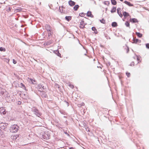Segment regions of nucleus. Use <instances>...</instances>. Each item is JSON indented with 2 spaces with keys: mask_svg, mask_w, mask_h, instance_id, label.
I'll list each match as a JSON object with an SVG mask.
<instances>
[{
  "mask_svg": "<svg viewBox=\"0 0 149 149\" xmlns=\"http://www.w3.org/2000/svg\"><path fill=\"white\" fill-rule=\"evenodd\" d=\"M8 124L6 123H0V128L3 130H6L7 129Z\"/></svg>",
  "mask_w": 149,
  "mask_h": 149,
  "instance_id": "obj_1",
  "label": "nucleus"
},
{
  "mask_svg": "<svg viewBox=\"0 0 149 149\" xmlns=\"http://www.w3.org/2000/svg\"><path fill=\"white\" fill-rule=\"evenodd\" d=\"M11 128L13 130L14 132H17L19 129V127L17 125H14L11 126Z\"/></svg>",
  "mask_w": 149,
  "mask_h": 149,
  "instance_id": "obj_2",
  "label": "nucleus"
},
{
  "mask_svg": "<svg viewBox=\"0 0 149 149\" xmlns=\"http://www.w3.org/2000/svg\"><path fill=\"white\" fill-rule=\"evenodd\" d=\"M0 93L2 95H3L4 94H6L7 93L5 89L0 87Z\"/></svg>",
  "mask_w": 149,
  "mask_h": 149,
  "instance_id": "obj_3",
  "label": "nucleus"
},
{
  "mask_svg": "<svg viewBox=\"0 0 149 149\" xmlns=\"http://www.w3.org/2000/svg\"><path fill=\"white\" fill-rule=\"evenodd\" d=\"M121 9L118 8L117 9V12L119 16L122 17H123V15L121 13Z\"/></svg>",
  "mask_w": 149,
  "mask_h": 149,
  "instance_id": "obj_4",
  "label": "nucleus"
},
{
  "mask_svg": "<svg viewBox=\"0 0 149 149\" xmlns=\"http://www.w3.org/2000/svg\"><path fill=\"white\" fill-rule=\"evenodd\" d=\"M0 112L1 113H3V114H5L6 113V111L4 108L2 107L0 108Z\"/></svg>",
  "mask_w": 149,
  "mask_h": 149,
  "instance_id": "obj_5",
  "label": "nucleus"
},
{
  "mask_svg": "<svg viewBox=\"0 0 149 149\" xmlns=\"http://www.w3.org/2000/svg\"><path fill=\"white\" fill-rule=\"evenodd\" d=\"M84 22L83 21L81 20L80 22V27L81 28L83 29L84 27Z\"/></svg>",
  "mask_w": 149,
  "mask_h": 149,
  "instance_id": "obj_6",
  "label": "nucleus"
},
{
  "mask_svg": "<svg viewBox=\"0 0 149 149\" xmlns=\"http://www.w3.org/2000/svg\"><path fill=\"white\" fill-rule=\"evenodd\" d=\"M34 113L38 117H39L40 116V114L38 110H36L34 111Z\"/></svg>",
  "mask_w": 149,
  "mask_h": 149,
  "instance_id": "obj_7",
  "label": "nucleus"
},
{
  "mask_svg": "<svg viewBox=\"0 0 149 149\" xmlns=\"http://www.w3.org/2000/svg\"><path fill=\"white\" fill-rule=\"evenodd\" d=\"M69 4L71 6H74L75 4V3L71 0L70 1L68 2Z\"/></svg>",
  "mask_w": 149,
  "mask_h": 149,
  "instance_id": "obj_8",
  "label": "nucleus"
},
{
  "mask_svg": "<svg viewBox=\"0 0 149 149\" xmlns=\"http://www.w3.org/2000/svg\"><path fill=\"white\" fill-rule=\"evenodd\" d=\"M5 135H4L3 132H2L1 130L0 129V137L2 138L5 137Z\"/></svg>",
  "mask_w": 149,
  "mask_h": 149,
  "instance_id": "obj_9",
  "label": "nucleus"
},
{
  "mask_svg": "<svg viewBox=\"0 0 149 149\" xmlns=\"http://www.w3.org/2000/svg\"><path fill=\"white\" fill-rule=\"evenodd\" d=\"M51 29H49L48 31V29H47V34H48L49 37L50 36H51L52 34V33L51 31Z\"/></svg>",
  "mask_w": 149,
  "mask_h": 149,
  "instance_id": "obj_10",
  "label": "nucleus"
},
{
  "mask_svg": "<svg viewBox=\"0 0 149 149\" xmlns=\"http://www.w3.org/2000/svg\"><path fill=\"white\" fill-rule=\"evenodd\" d=\"M87 15L88 17H93V15L91 13V11H88L87 13Z\"/></svg>",
  "mask_w": 149,
  "mask_h": 149,
  "instance_id": "obj_11",
  "label": "nucleus"
},
{
  "mask_svg": "<svg viewBox=\"0 0 149 149\" xmlns=\"http://www.w3.org/2000/svg\"><path fill=\"white\" fill-rule=\"evenodd\" d=\"M19 85V86L20 87L23 88V89H24L26 91V89L25 85L24 84H23L22 83H21Z\"/></svg>",
  "mask_w": 149,
  "mask_h": 149,
  "instance_id": "obj_12",
  "label": "nucleus"
},
{
  "mask_svg": "<svg viewBox=\"0 0 149 149\" xmlns=\"http://www.w3.org/2000/svg\"><path fill=\"white\" fill-rule=\"evenodd\" d=\"M124 2L125 3L127 4L130 6H133V5L131 3H130L129 2H128L127 1H125Z\"/></svg>",
  "mask_w": 149,
  "mask_h": 149,
  "instance_id": "obj_13",
  "label": "nucleus"
},
{
  "mask_svg": "<svg viewBox=\"0 0 149 149\" xmlns=\"http://www.w3.org/2000/svg\"><path fill=\"white\" fill-rule=\"evenodd\" d=\"M123 15L125 17H127V16H129V14L127 13L126 12H123Z\"/></svg>",
  "mask_w": 149,
  "mask_h": 149,
  "instance_id": "obj_14",
  "label": "nucleus"
},
{
  "mask_svg": "<svg viewBox=\"0 0 149 149\" xmlns=\"http://www.w3.org/2000/svg\"><path fill=\"white\" fill-rule=\"evenodd\" d=\"M65 19L68 21H69L71 20V17L70 16H66L65 17Z\"/></svg>",
  "mask_w": 149,
  "mask_h": 149,
  "instance_id": "obj_15",
  "label": "nucleus"
},
{
  "mask_svg": "<svg viewBox=\"0 0 149 149\" xmlns=\"http://www.w3.org/2000/svg\"><path fill=\"white\" fill-rule=\"evenodd\" d=\"M116 8L115 7H113V8L112 9L111 11V12L112 13H113L115 12L116 11Z\"/></svg>",
  "mask_w": 149,
  "mask_h": 149,
  "instance_id": "obj_16",
  "label": "nucleus"
},
{
  "mask_svg": "<svg viewBox=\"0 0 149 149\" xmlns=\"http://www.w3.org/2000/svg\"><path fill=\"white\" fill-rule=\"evenodd\" d=\"M131 21L132 20V21L134 23L135 22H138V20L136 18H132L131 19H130Z\"/></svg>",
  "mask_w": 149,
  "mask_h": 149,
  "instance_id": "obj_17",
  "label": "nucleus"
},
{
  "mask_svg": "<svg viewBox=\"0 0 149 149\" xmlns=\"http://www.w3.org/2000/svg\"><path fill=\"white\" fill-rule=\"evenodd\" d=\"M111 25L113 27H116L117 26V23L115 22H113L112 23Z\"/></svg>",
  "mask_w": 149,
  "mask_h": 149,
  "instance_id": "obj_18",
  "label": "nucleus"
},
{
  "mask_svg": "<svg viewBox=\"0 0 149 149\" xmlns=\"http://www.w3.org/2000/svg\"><path fill=\"white\" fill-rule=\"evenodd\" d=\"M92 29L93 31H95V33L97 34V33L96 28L95 27H93L92 28Z\"/></svg>",
  "mask_w": 149,
  "mask_h": 149,
  "instance_id": "obj_19",
  "label": "nucleus"
},
{
  "mask_svg": "<svg viewBox=\"0 0 149 149\" xmlns=\"http://www.w3.org/2000/svg\"><path fill=\"white\" fill-rule=\"evenodd\" d=\"M133 43H136L138 42L139 41V40L138 39H135L134 38H133Z\"/></svg>",
  "mask_w": 149,
  "mask_h": 149,
  "instance_id": "obj_20",
  "label": "nucleus"
},
{
  "mask_svg": "<svg viewBox=\"0 0 149 149\" xmlns=\"http://www.w3.org/2000/svg\"><path fill=\"white\" fill-rule=\"evenodd\" d=\"M79 7V6L78 5H76L74 7V9L75 10H77Z\"/></svg>",
  "mask_w": 149,
  "mask_h": 149,
  "instance_id": "obj_21",
  "label": "nucleus"
},
{
  "mask_svg": "<svg viewBox=\"0 0 149 149\" xmlns=\"http://www.w3.org/2000/svg\"><path fill=\"white\" fill-rule=\"evenodd\" d=\"M111 3L113 5H115L116 4L117 2L115 0H111Z\"/></svg>",
  "mask_w": 149,
  "mask_h": 149,
  "instance_id": "obj_22",
  "label": "nucleus"
},
{
  "mask_svg": "<svg viewBox=\"0 0 149 149\" xmlns=\"http://www.w3.org/2000/svg\"><path fill=\"white\" fill-rule=\"evenodd\" d=\"M136 35L139 38H141L142 37V34L136 32Z\"/></svg>",
  "mask_w": 149,
  "mask_h": 149,
  "instance_id": "obj_23",
  "label": "nucleus"
},
{
  "mask_svg": "<svg viewBox=\"0 0 149 149\" xmlns=\"http://www.w3.org/2000/svg\"><path fill=\"white\" fill-rule=\"evenodd\" d=\"M125 24L127 27H130V23L128 22H126Z\"/></svg>",
  "mask_w": 149,
  "mask_h": 149,
  "instance_id": "obj_24",
  "label": "nucleus"
},
{
  "mask_svg": "<svg viewBox=\"0 0 149 149\" xmlns=\"http://www.w3.org/2000/svg\"><path fill=\"white\" fill-rule=\"evenodd\" d=\"M0 51H5L6 49L2 47H0Z\"/></svg>",
  "mask_w": 149,
  "mask_h": 149,
  "instance_id": "obj_25",
  "label": "nucleus"
},
{
  "mask_svg": "<svg viewBox=\"0 0 149 149\" xmlns=\"http://www.w3.org/2000/svg\"><path fill=\"white\" fill-rule=\"evenodd\" d=\"M100 22L101 23L103 24H105V21L103 19L100 20Z\"/></svg>",
  "mask_w": 149,
  "mask_h": 149,
  "instance_id": "obj_26",
  "label": "nucleus"
},
{
  "mask_svg": "<svg viewBox=\"0 0 149 149\" xmlns=\"http://www.w3.org/2000/svg\"><path fill=\"white\" fill-rule=\"evenodd\" d=\"M104 3L106 5H108L109 4V2L108 1H105L104 2Z\"/></svg>",
  "mask_w": 149,
  "mask_h": 149,
  "instance_id": "obj_27",
  "label": "nucleus"
},
{
  "mask_svg": "<svg viewBox=\"0 0 149 149\" xmlns=\"http://www.w3.org/2000/svg\"><path fill=\"white\" fill-rule=\"evenodd\" d=\"M22 9L20 8L18 9H17L16 10L17 11V12H20L22 11Z\"/></svg>",
  "mask_w": 149,
  "mask_h": 149,
  "instance_id": "obj_28",
  "label": "nucleus"
},
{
  "mask_svg": "<svg viewBox=\"0 0 149 149\" xmlns=\"http://www.w3.org/2000/svg\"><path fill=\"white\" fill-rule=\"evenodd\" d=\"M126 74L128 77H129L130 76V73L126 72Z\"/></svg>",
  "mask_w": 149,
  "mask_h": 149,
  "instance_id": "obj_29",
  "label": "nucleus"
},
{
  "mask_svg": "<svg viewBox=\"0 0 149 149\" xmlns=\"http://www.w3.org/2000/svg\"><path fill=\"white\" fill-rule=\"evenodd\" d=\"M28 79H29V80L30 81H29L31 82L33 84V80L32 79H31V78H28Z\"/></svg>",
  "mask_w": 149,
  "mask_h": 149,
  "instance_id": "obj_30",
  "label": "nucleus"
},
{
  "mask_svg": "<svg viewBox=\"0 0 149 149\" xmlns=\"http://www.w3.org/2000/svg\"><path fill=\"white\" fill-rule=\"evenodd\" d=\"M146 47L147 48L149 49V44L148 43L146 45Z\"/></svg>",
  "mask_w": 149,
  "mask_h": 149,
  "instance_id": "obj_31",
  "label": "nucleus"
},
{
  "mask_svg": "<svg viewBox=\"0 0 149 149\" xmlns=\"http://www.w3.org/2000/svg\"><path fill=\"white\" fill-rule=\"evenodd\" d=\"M11 10V8L9 7L8 9L7 10V11L8 12L9 11H10Z\"/></svg>",
  "mask_w": 149,
  "mask_h": 149,
  "instance_id": "obj_32",
  "label": "nucleus"
},
{
  "mask_svg": "<svg viewBox=\"0 0 149 149\" xmlns=\"http://www.w3.org/2000/svg\"><path fill=\"white\" fill-rule=\"evenodd\" d=\"M13 62L14 64H15L17 63V61H16L14 59H13Z\"/></svg>",
  "mask_w": 149,
  "mask_h": 149,
  "instance_id": "obj_33",
  "label": "nucleus"
},
{
  "mask_svg": "<svg viewBox=\"0 0 149 149\" xmlns=\"http://www.w3.org/2000/svg\"><path fill=\"white\" fill-rule=\"evenodd\" d=\"M42 137L43 139H45L46 138V136H45L44 135H42Z\"/></svg>",
  "mask_w": 149,
  "mask_h": 149,
  "instance_id": "obj_34",
  "label": "nucleus"
},
{
  "mask_svg": "<svg viewBox=\"0 0 149 149\" xmlns=\"http://www.w3.org/2000/svg\"><path fill=\"white\" fill-rule=\"evenodd\" d=\"M130 66H134V62H132L130 64Z\"/></svg>",
  "mask_w": 149,
  "mask_h": 149,
  "instance_id": "obj_35",
  "label": "nucleus"
},
{
  "mask_svg": "<svg viewBox=\"0 0 149 149\" xmlns=\"http://www.w3.org/2000/svg\"><path fill=\"white\" fill-rule=\"evenodd\" d=\"M69 86L72 88H73L74 87L72 85H71V84H70Z\"/></svg>",
  "mask_w": 149,
  "mask_h": 149,
  "instance_id": "obj_36",
  "label": "nucleus"
},
{
  "mask_svg": "<svg viewBox=\"0 0 149 149\" xmlns=\"http://www.w3.org/2000/svg\"><path fill=\"white\" fill-rule=\"evenodd\" d=\"M57 52L58 53V54H57V55L58 56H60L61 55V54L59 52Z\"/></svg>",
  "mask_w": 149,
  "mask_h": 149,
  "instance_id": "obj_37",
  "label": "nucleus"
},
{
  "mask_svg": "<svg viewBox=\"0 0 149 149\" xmlns=\"http://www.w3.org/2000/svg\"><path fill=\"white\" fill-rule=\"evenodd\" d=\"M52 42V41H51L50 42H47V45H50V44H51V43Z\"/></svg>",
  "mask_w": 149,
  "mask_h": 149,
  "instance_id": "obj_38",
  "label": "nucleus"
},
{
  "mask_svg": "<svg viewBox=\"0 0 149 149\" xmlns=\"http://www.w3.org/2000/svg\"><path fill=\"white\" fill-rule=\"evenodd\" d=\"M83 14H84L83 13H81V14H79V15H80V16H81L82 17V16H83L82 15H83Z\"/></svg>",
  "mask_w": 149,
  "mask_h": 149,
  "instance_id": "obj_39",
  "label": "nucleus"
},
{
  "mask_svg": "<svg viewBox=\"0 0 149 149\" xmlns=\"http://www.w3.org/2000/svg\"><path fill=\"white\" fill-rule=\"evenodd\" d=\"M16 137V136H13V139H17V137Z\"/></svg>",
  "mask_w": 149,
  "mask_h": 149,
  "instance_id": "obj_40",
  "label": "nucleus"
},
{
  "mask_svg": "<svg viewBox=\"0 0 149 149\" xmlns=\"http://www.w3.org/2000/svg\"><path fill=\"white\" fill-rule=\"evenodd\" d=\"M60 112L61 113H62V114H64V113H65L64 112H62L61 111H60Z\"/></svg>",
  "mask_w": 149,
  "mask_h": 149,
  "instance_id": "obj_41",
  "label": "nucleus"
},
{
  "mask_svg": "<svg viewBox=\"0 0 149 149\" xmlns=\"http://www.w3.org/2000/svg\"><path fill=\"white\" fill-rule=\"evenodd\" d=\"M64 133H65V134H67L68 136H69V134H68V133H67V132H64Z\"/></svg>",
  "mask_w": 149,
  "mask_h": 149,
  "instance_id": "obj_42",
  "label": "nucleus"
},
{
  "mask_svg": "<svg viewBox=\"0 0 149 149\" xmlns=\"http://www.w3.org/2000/svg\"><path fill=\"white\" fill-rule=\"evenodd\" d=\"M44 45H47V43H44Z\"/></svg>",
  "mask_w": 149,
  "mask_h": 149,
  "instance_id": "obj_43",
  "label": "nucleus"
},
{
  "mask_svg": "<svg viewBox=\"0 0 149 149\" xmlns=\"http://www.w3.org/2000/svg\"><path fill=\"white\" fill-rule=\"evenodd\" d=\"M94 3H95V4H96V2H95V1H94Z\"/></svg>",
  "mask_w": 149,
  "mask_h": 149,
  "instance_id": "obj_44",
  "label": "nucleus"
},
{
  "mask_svg": "<svg viewBox=\"0 0 149 149\" xmlns=\"http://www.w3.org/2000/svg\"><path fill=\"white\" fill-rule=\"evenodd\" d=\"M20 102V103H19V104H20L21 103V102Z\"/></svg>",
  "mask_w": 149,
  "mask_h": 149,
  "instance_id": "obj_45",
  "label": "nucleus"
},
{
  "mask_svg": "<svg viewBox=\"0 0 149 149\" xmlns=\"http://www.w3.org/2000/svg\"><path fill=\"white\" fill-rule=\"evenodd\" d=\"M20 102V103H19V104H20L21 103V102Z\"/></svg>",
  "mask_w": 149,
  "mask_h": 149,
  "instance_id": "obj_46",
  "label": "nucleus"
},
{
  "mask_svg": "<svg viewBox=\"0 0 149 149\" xmlns=\"http://www.w3.org/2000/svg\"><path fill=\"white\" fill-rule=\"evenodd\" d=\"M121 1H123V0H120Z\"/></svg>",
  "mask_w": 149,
  "mask_h": 149,
  "instance_id": "obj_47",
  "label": "nucleus"
},
{
  "mask_svg": "<svg viewBox=\"0 0 149 149\" xmlns=\"http://www.w3.org/2000/svg\"><path fill=\"white\" fill-rule=\"evenodd\" d=\"M44 86H43V87H42V88H43V89H44Z\"/></svg>",
  "mask_w": 149,
  "mask_h": 149,
  "instance_id": "obj_48",
  "label": "nucleus"
},
{
  "mask_svg": "<svg viewBox=\"0 0 149 149\" xmlns=\"http://www.w3.org/2000/svg\"><path fill=\"white\" fill-rule=\"evenodd\" d=\"M48 26L47 25V28H48Z\"/></svg>",
  "mask_w": 149,
  "mask_h": 149,
  "instance_id": "obj_49",
  "label": "nucleus"
},
{
  "mask_svg": "<svg viewBox=\"0 0 149 149\" xmlns=\"http://www.w3.org/2000/svg\"><path fill=\"white\" fill-rule=\"evenodd\" d=\"M2 3H0V4H1Z\"/></svg>",
  "mask_w": 149,
  "mask_h": 149,
  "instance_id": "obj_50",
  "label": "nucleus"
},
{
  "mask_svg": "<svg viewBox=\"0 0 149 149\" xmlns=\"http://www.w3.org/2000/svg\"><path fill=\"white\" fill-rule=\"evenodd\" d=\"M137 59L138 60V59H139L138 58H137Z\"/></svg>",
  "mask_w": 149,
  "mask_h": 149,
  "instance_id": "obj_51",
  "label": "nucleus"
},
{
  "mask_svg": "<svg viewBox=\"0 0 149 149\" xmlns=\"http://www.w3.org/2000/svg\"><path fill=\"white\" fill-rule=\"evenodd\" d=\"M4 3L5 4V2H4Z\"/></svg>",
  "mask_w": 149,
  "mask_h": 149,
  "instance_id": "obj_52",
  "label": "nucleus"
},
{
  "mask_svg": "<svg viewBox=\"0 0 149 149\" xmlns=\"http://www.w3.org/2000/svg\"><path fill=\"white\" fill-rule=\"evenodd\" d=\"M1 6H0V8H1Z\"/></svg>",
  "mask_w": 149,
  "mask_h": 149,
  "instance_id": "obj_53",
  "label": "nucleus"
},
{
  "mask_svg": "<svg viewBox=\"0 0 149 149\" xmlns=\"http://www.w3.org/2000/svg\"><path fill=\"white\" fill-rule=\"evenodd\" d=\"M99 1H100V0H99Z\"/></svg>",
  "mask_w": 149,
  "mask_h": 149,
  "instance_id": "obj_54",
  "label": "nucleus"
}]
</instances>
